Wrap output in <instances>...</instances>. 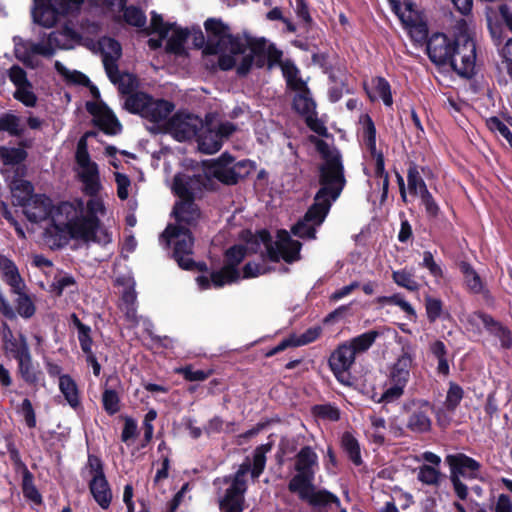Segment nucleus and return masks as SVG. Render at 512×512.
I'll return each instance as SVG.
<instances>
[{
	"label": "nucleus",
	"mask_w": 512,
	"mask_h": 512,
	"mask_svg": "<svg viewBox=\"0 0 512 512\" xmlns=\"http://www.w3.org/2000/svg\"><path fill=\"white\" fill-rule=\"evenodd\" d=\"M10 350L17 362L32 358L27 339L22 334L18 341L11 342Z\"/></svg>",
	"instance_id": "nucleus-47"
},
{
	"label": "nucleus",
	"mask_w": 512,
	"mask_h": 512,
	"mask_svg": "<svg viewBox=\"0 0 512 512\" xmlns=\"http://www.w3.org/2000/svg\"><path fill=\"white\" fill-rule=\"evenodd\" d=\"M236 127L231 122H221L213 115H207L203 128L198 136L199 149L206 154H213L220 150L223 140L228 138Z\"/></svg>",
	"instance_id": "nucleus-8"
},
{
	"label": "nucleus",
	"mask_w": 512,
	"mask_h": 512,
	"mask_svg": "<svg viewBox=\"0 0 512 512\" xmlns=\"http://www.w3.org/2000/svg\"><path fill=\"white\" fill-rule=\"evenodd\" d=\"M355 354L352 347L346 342L339 345L329 358V366L336 378L345 382L346 372L355 361Z\"/></svg>",
	"instance_id": "nucleus-26"
},
{
	"label": "nucleus",
	"mask_w": 512,
	"mask_h": 512,
	"mask_svg": "<svg viewBox=\"0 0 512 512\" xmlns=\"http://www.w3.org/2000/svg\"><path fill=\"white\" fill-rule=\"evenodd\" d=\"M13 293L17 294L18 296L15 300L17 313L23 318H31L36 311L35 305L31 298L26 293H24V290Z\"/></svg>",
	"instance_id": "nucleus-46"
},
{
	"label": "nucleus",
	"mask_w": 512,
	"mask_h": 512,
	"mask_svg": "<svg viewBox=\"0 0 512 512\" xmlns=\"http://www.w3.org/2000/svg\"><path fill=\"white\" fill-rule=\"evenodd\" d=\"M315 413L319 417L330 421H337L340 418L339 410L336 407L329 404L316 406Z\"/></svg>",
	"instance_id": "nucleus-63"
},
{
	"label": "nucleus",
	"mask_w": 512,
	"mask_h": 512,
	"mask_svg": "<svg viewBox=\"0 0 512 512\" xmlns=\"http://www.w3.org/2000/svg\"><path fill=\"white\" fill-rule=\"evenodd\" d=\"M56 32L59 34V37H57L58 41L69 46L67 48H58V50L73 49L81 41V35L69 26H65L62 30Z\"/></svg>",
	"instance_id": "nucleus-48"
},
{
	"label": "nucleus",
	"mask_w": 512,
	"mask_h": 512,
	"mask_svg": "<svg viewBox=\"0 0 512 512\" xmlns=\"http://www.w3.org/2000/svg\"><path fill=\"white\" fill-rule=\"evenodd\" d=\"M317 146L323 154L324 162L319 167L320 189L314 200L330 209L345 187L344 167L341 155L337 151H330L322 140L318 141Z\"/></svg>",
	"instance_id": "nucleus-4"
},
{
	"label": "nucleus",
	"mask_w": 512,
	"mask_h": 512,
	"mask_svg": "<svg viewBox=\"0 0 512 512\" xmlns=\"http://www.w3.org/2000/svg\"><path fill=\"white\" fill-rule=\"evenodd\" d=\"M461 272L464 276V283L466 288L474 293L479 294L485 291V285L479 274L466 262L460 264Z\"/></svg>",
	"instance_id": "nucleus-35"
},
{
	"label": "nucleus",
	"mask_w": 512,
	"mask_h": 512,
	"mask_svg": "<svg viewBox=\"0 0 512 512\" xmlns=\"http://www.w3.org/2000/svg\"><path fill=\"white\" fill-rule=\"evenodd\" d=\"M76 162L78 164V175L83 184V191L89 196H97L102 188L99 170L97 164L91 161L86 141L83 138L77 144Z\"/></svg>",
	"instance_id": "nucleus-10"
},
{
	"label": "nucleus",
	"mask_w": 512,
	"mask_h": 512,
	"mask_svg": "<svg viewBox=\"0 0 512 512\" xmlns=\"http://www.w3.org/2000/svg\"><path fill=\"white\" fill-rule=\"evenodd\" d=\"M125 108L153 123H166L167 117L175 109V105L165 99L154 98L144 92L129 94L124 103Z\"/></svg>",
	"instance_id": "nucleus-7"
},
{
	"label": "nucleus",
	"mask_w": 512,
	"mask_h": 512,
	"mask_svg": "<svg viewBox=\"0 0 512 512\" xmlns=\"http://www.w3.org/2000/svg\"><path fill=\"white\" fill-rule=\"evenodd\" d=\"M429 404L423 403L419 408L411 411L408 416L406 426L414 433H426L431 429V419L429 417Z\"/></svg>",
	"instance_id": "nucleus-32"
},
{
	"label": "nucleus",
	"mask_w": 512,
	"mask_h": 512,
	"mask_svg": "<svg viewBox=\"0 0 512 512\" xmlns=\"http://www.w3.org/2000/svg\"><path fill=\"white\" fill-rule=\"evenodd\" d=\"M245 257V248L242 246H233L226 252V262L219 270L211 274L213 286L221 288L226 284H231L240 278V271L237 266Z\"/></svg>",
	"instance_id": "nucleus-20"
},
{
	"label": "nucleus",
	"mask_w": 512,
	"mask_h": 512,
	"mask_svg": "<svg viewBox=\"0 0 512 512\" xmlns=\"http://www.w3.org/2000/svg\"><path fill=\"white\" fill-rule=\"evenodd\" d=\"M124 19L125 21L130 24V25H133V26H136V27H143L146 23V16L144 15V13L134 7V6H130V7H124Z\"/></svg>",
	"instance_id": "nucleus-53"
},
{
	"label": "nucleus",
	"mask_w": 512,
	"mask_h": 512,
	"mask_svg": "<svg viewBox=\"0 0 512 512\" xmlns=\"http://www.w3.org/2000/svg\"><path fill=\"white\" fill-rule=\"evenodd\" d=\"M21 207L27 219L34 223L50 219L53 210L51 199L41 194H35Z\"/></svg>",
	"instance_id": "nucleus-27"
},
{
	"label": "nucleus",
	"mask_w": 512,
	"mask_h": 512,
	"mask_svg": "<svg viewBox=\"0 0 512 512\" xmlns=\"http://www.w3.org/2000/svg\"><path fill=\"white\" fill-rule=\"evenodd\" d=\"M99 45L103 54V64L108 77L113 83L119 82V89L122 93H128L132 87L133 79L129 74H119L116 61L121 56L120 44L112 38L103 37L99 41Z\"/></svg>",
	"instance_id": "nucleus-12"
},
{
	"label": "nucleus",
	"mask_w": 512,
	"mask_h": 512,
	"mask_svg": "<svg viewBox=\"0 0 512 512\" xmlns=\"http://www.w3.org/2000/svg\"><path fill=\"white\" fill-rule=\"evenodd\" d=\"M301 247L302 244L297 240H293L286 230L278 231L277 239L274 243H266L267 253L272 261L283 259L287 263L300 260Z\"/></svg>",
	"instance_id": "nucleus-19"
},
{
	"label": "nucleus",
	"mask_w": 512,
	"mask_h": 512,
	"mask_svg": "<svg viewBox=\"0 0 512 512\" xmlns=\"http://www.w3.org/2000/svg\"><path fill=\"white\" fill-rule=\"evenodd\" d=\"M488 126L491 131L499 133L512 148V132L502 121L496 117L490 118L488 120Z\"/></svg>",
	"instance_id": "nucleus-56"
},
{
	"label": "nucleus",
	"mask_w": 512,
	"mask_h": 512,
	"mask_svg": "<svg viewBox=\"0 0 512 512\" xmlns=\"http://www.w3.org/2000/svg\"><path fill=\"white\" fill-rule=\"evenodd\" d=\"M211 179L203 169L197 173H178L174 176L171 189L179 200L200 198L204 189L210 185Z\"/></svg>",
	"instance_id": "nucleus-11"
},
{
	"label": "nucleus",
	"mask_w": 512,
	"mask_h": 512,
	"mask_svg": "<svg viewBox=\"0 0 512 512\" xmlns=\"http://www.w3.org/2000/svg\"><path fill=\"white\" fill-rule=\"evenodd\" d=\"M0 129L8 132L11 136H20L24 131L20 118L12 113L0 116Z\"/></svg>",
	"instance_id": "nucleus-43"
},
{
	"label": "nucleus",
	"mask_w": 512,
	"mask_h": 512,
	"mask_svg": "<svg viewBox=\"0 0 512 512\" xmlns=\"http://www.w3.org/2000/svg\"><path fill=\"white\" fill-rule=\"evenodd\" d=\"M33 186L27 180H14L11 184V194L17 205L22 206L30 200L35 194H33Z\"/></svg>",
	"instance_id": "nucleus-36"
},
{
	"label": "nucleus",
	"mask_w": 512,
	"mask_h": 512,
	"mask_svg": "<svg viewBox=\"0 0 512 512\" xmlns=\"http://www.w3.org/2000/svg\"><path fill=\"white\" fill-rule=\"evenodd\" d=\"M172 215L175 218L173 226L188 227L190 230L196 226L201 218V211L195 201L178 200L175 202Z\"/></svg>",
	"instance_id": "nucleus-23"
},
{
	"label": "nucleus",
	"mask_w": 512,
	"mask_h": 512,
	"mask_svg": "<svg viewBox=\"0 0 512 512\" xmlns=\"http://www.w3.org/2000/svg\"><path fill=\"white\" fill-rule=\"evenodd\" d=\"M160 242L173 248V258L185 270L204 271L206 264L192 259L194 238L188 227L168 225L160 236Z\"/></svg>",
	"instance_id": "nucleus-5"
},
{
	"label": "nucleus",
	"mask_w": 512,
	"mask_h": 512,
	"mask_svg": "<svg viewBox=\"0 0 512 512\" xmlns=\"http://www.w3.org/2000/svg\"><path fill=\"white\" fill-rule=\"evenodd\" d=\"M392 278L397 285L409 291H416L419 288V284L414 280L413 275L406 270L394 271Z\"/></svg>",
	"instance_id": "nucleus-51"
},
{
	"label": "nucleus",
	"mask_w": 512,
	"mask_h": 512,
	"mask_svg": "<svg viewBox=\"0 0 512 512\" xmlns=\"http://www.w3.org/2000/svg\"><path fill=\"white\" fill-rule=\"evenodd\" d=\"M8 77L9 80L15 86V88L23 86L30 82L28 80L26 71L19 65H13L12 67H10V69L8 70Z\"/></svg>",
	"instance_id": "nucleus-58"
},
{
	"label": "nucleus",
	"mask_w": 512,
	"mask_h": 512,
	"mask_svg": "<svg viewBox=\"0 0 512 512\" xmlns=\"http://www.w3.org/2000/svg\"><path fill=\"white\" fill-rule=\"evenodd\" d=\"M87 111L94 116L95 123L107 133H115L119 122L115 115L102 103L87 102Z\"/></svg>",
	"instance_id": "nucleus-30"
},
{
	"label": "nucleus",
	"mask_w": 512,
	"mask_h": 512,
	"mask_svg": "<svg viewBox=\"0 0 512 512\" xmlns=\"http://www.w3.org/2000/svg\"><path fill=\"white\" fill-rule=\"evenodd\" d=\"M83 2L84 0H47V3L33 6V21L44 28H52L58 22L59 15L79 10Z\"/></svg>",
	"instance_id": "nucleus-9"
},
{
	"label": "nucleus",
	"mask_w": 512,
	"mask_h": 512,
	"mask_svg": "<svg viewBox=\"0 0 512 512\" xmlns=\"http://www.w3.org/2000/svg\"><path fill=\"white\" fill-rule=\"evenodd\" d=\"M18 373L28 384H37L39 377L32 365V358L18 361Z\"/></svg>",
	"instance_id": "nucleus-50"
},
{
	"label": "nucleus",
	"mask_w": 512,
	"mask_h": 512,
	"mask_svg": "<svg viewBox=\"0 0 512 512\" xmlns=\"http://www.w3.org/2000/svg\"><path fill=\"white\" fill-rule=\"evenodd\" d=\"M379 333L375 330H370L357 337H354L350 341L346 342L350 347L353 348L354 354L363 353L367 351L375 342Z\"/></svg>",
	"instance_id": "nucleus-41"
},
{
	"label": "nucleus",
	"mask_w": 512,
	"mask_h": 512,
	"mask_svg": "<svg viewBox=\"0 0 512 512\" xmlns=\"http://www.w3.org/2000/svg\"><path fill=\"white\" fill-rule=\"evenodd\" d=\"M203 128V120L196 115L177 112L166 123L165 130L177 141H185L196 136Z\"/></svg>",
	"instance_id": "nucleus-18"
},
{
	"label": "nucleus",
	"mask_w": 512,
	"mask_h": 512,
	"mask_svg": "<svg viewBox=\"0 0 512 512\" xmlns=\"http://www.w3.org/2000/svg\"><path fill=\"white\" fill-rule=\"evenodd\" d=\"M466 323L474 331L483 327L490 335L499 340L502 348L508 349L512 345L511 331L491 315L481 311L472 312L465 317Z\"/></svg>",
	"instance_id": "nucleus-16"
},
{
	"label": "nucleus",
	"mask_w": 512,
	"mask_h": 512,
	"mask_svg": "<svg viewBox=\"0 0 512 512\" xmlns=\"http://www.w3.org/2000/svg\"><path fill=\"white\" fill-rule=\"evenodd\" d=\"M422 205L425 207L426 214L431 218H436L440 212V207L436 203L430 192L424 193L419 196Z\"/></svg>",
	"instance_id": "nucleus-60"
},
{
	"label": "nucleus",
	"mask_w": 512,
	"mask_h": 512,
	"mask_svg": "<svg viewBox=\"0 0 512 512\" xmlns=\"http://www.w3.org/2000/svg\"><path fill=\"white\" fill-rule=\"evenodd\" d=\"M234 159L231 156L223 154L217 162L211 165L205 170L209 178L211 176L218 179L225 184H235L241 178V174L238 171L239 168L244 167L243 162L233 163Z\"/></svg>",
	"instance_id": "nucleus-22"
},
{
	"label": "nucleus",
	"mask_w": 512,
	"mask_h": 512,
	"mask_svg": "<svg viewBox=\"0 0 512 512\" xmlns=\"http://www.w3.org/2000/svg\"><path fill=\"white\" fill-rule=\"evenodd\" d=\"M476 46L467 35H460L454 41L449 64L460 76L470 77L475 68Z\"/></svg>",
	"instance_id": "nucleus-13"
},
{
	"label": "nucleus",
	"mask_w": 512,
	"mask_h": 512,
	"mask_svg": "<svg viewBox=\"0 0 512 512\" xmlns=\"http://www.w3.org/2000/svg\"><path fill=\"white\" fill-rule=\"evenodd\" d=\"M408 190L415 196L429 192L426 183L420 175L418 167L411 163L407 172Z\"/></svg>",
	"instance_id": "nucleus-37"
},
{
	"label": "nucleus",
	"mask_w": 512,
	"mask_h": 512,
	"mask_svg": "<svg viewBox=\"0 0 512 512\" xmlns=\"http://www.w3.org/2000/svg\"><path fill=\"white\" fill-rule=\"evenodd\" d=\"M27 157V152L22 148L0 146V159L5 165H17Z\"/></svg>",
	"instance_id": "nucleus-44"
},
{
	"label": "nucleus",
	"mask_w": 512,
	"mask_h": 512,
	"mask_svg": "<svg viewBox=\"0 0 512 512\" xmlns=\"http://www.w3.org/2000/svg\"><path fill=\"white\" fill-rule=\"evenodd\" d=\"M107 244L111 241L108 232L98 225V220L84 216L82 201L62 202L53 206L43 239L50 248H60L71 239Z\"/></svg>",
	"instance_id": "nucleus-2"
},
{
	"label": "nucleus",
	"mask_w": 512,
	"mask_h": 512,
	"mask_svg": "<svg viewBox=\"0 0 512 512\" xmlns=\"http://www.w3.org/2000/svg\"><path fill=\"white\" fill-rule=\"evenodd\" d=\"M57 37H59L57 32H51L38 42L21 38L14 39V55L26 67L37 68L40 64L36 58L37 55L50 59L56 54L58 48L69 47L60 43Z\"/></svg>",
	"instance_id": "nucleus-6"
},
{
	"label": "nucleus",
	"mask_w": 512,
	"mask_h": 512,
	"mask_svg": "<svg viewBox=\"0 0 512 512\" xmlns=\"http://www.w3.org/2000/svg\"><path fill=\"white\" fill-rule=\"evenodd\" d=\"M104 409L111 415L119 411V397L114 390H105L102 396Z\"/></svg>",
	"instance_id": "nucleus-57"
},
{
	"label": "nucleus",
	"mask_w": 512,
	"mask_h": 512,
	"mask_svg": "<svg viewBox=\"0 0 512 512\" xmlns=\"http://www.w3.org/2000/svg\"><path fill=\"white\" fill-rule=\"evenodd\" d=\"M445 462L450 468V476L456 475L459 478L474 479L480 469L479 462L463 453L449 454Z\"/></svg>",
	"instance_id": "nucleus-24"
},
{
	"label": "nucleus",
	"mask_w": 512,
	"mask_h": 512,
	"mask_svg": "<svg viewBox=\"0 0 512 512\" xmlns=\"http://www.w3.org/2000/svg\"><path fill=\"white\" fill-rule=\"evenodd\" d=\"M463 389L457 384H450L445 405L449 411H454L463 398Z\"/></svg>",
	"instance_id": "nucleus-54"
},
{
	"label": "nucleus",
	"mask_w": 512,
	"mask_h": 512,
	"mask_svg": "<svg viewBox=\"0 0 512 512\" xmlns=\"http://www.w3.org/2000/svg\"><path fill=\"white\" fill-rule=\"evenodd\" d=\"M150 27L152 32L157 33L159 37H168L166 45L168 52L177 55H182L185 52L184 43L190 34L187 29L164 23L162 17L156 13L152 14Z\"/></svg>",
	"instance_id": "nucleus-17"
},
{
	"label": "nucleus",
	"mask_w": 512,
	"mask_h": 512,
	"mask_svg": "<svg viewBox=\"0 0 512 512\" xmlns=\"http://www.w3.org/2000/svg\"><path fill=\"white\" fill-rule=\"evenodd\" d=\"M76 282L75 279L70 275H64L60 277H56L50 288L51 292L54 293L56 296H61L62 293L69 287L75 286Z\"/></svg>",
	"instance_id": "nucleus-55"
},
{
	"label": "nucleus",
	"mask_w": 512,
	"mask_h": 512,
	"mask_svg": "<svg viewBox=\"0 0 512 512\" xmlns=\"http://www.w3.org/2000/svg\"><path fill=\"white\" fill-rule=\"evenodd\" d=\"M0 272L3 281L11 287L12 292H20L25 289V282L17 266L6 256H0Z\"/></svg>",
	"instance_id": "nucleus-31"
},
{
	"label": "nucleus",
	"mask_w": 512,
	"mask_h": 512,
	"mask_svg": "<svg viewBox=\"0 0 512 512\" xmlns=\"http://www.w3.org/2000/svg\"><path fill=\"white\" fill-rule=\"evenodd\" d=\"M13 97L26 107H35L37 104V96L33 91L31 82L15 88Z\"/></svg>",
	"instance_id": "nucleus-45"
},
{
	"label": "nucleus",
	"mask_w": 512,
	"mask_h": 512,
	"mask_svg": "<svg viewBox=\"0 0 512 512\" xmlns=\"http://www.w3.org/2000/svg\"><path fill=\"white\" fill-rule=\"evenodd\" d=\"M360 123L362 125V138L365 146L369 150L371 156L377 162V172H383V153L378 151L376 148V128L375 125L368 115H363L360 118Z\"/></svg>",
	"instance_id": "nucleus-29"
},
{
	"label": "nucleus",
	"mask_w": 512,
	"mask_h": 512,
	"mask_svg": "<svg viewBox=\"0 0 512 512\" xmlns=\"http://www.w3.org/2000/svg\"><path fill=\"white\" fill-rule=\"evenodd\" d=\"M289 491L296 493L302 501H305L314 507L325 506L331 502L336 503L337 506L340 505V501L337 496L327 490L317 489L313 482L304 483L299 486L298 489Z\"/></svg>",
	"instance_id": "nucleus-25"
},
{
	"label": "nucleus",
	"mask_w": 512,
	"mask_h": 512,
	"mask_svg": "<svg viewBox=\"0 0 512 512\" xmlns=\"http://www.w3.org/2000/svg\"><path fill=\"white\" fill-rule=\"evenodd\" d=\"M454 42H451L444 34H434L427 42V53L430 60L443 65L449 62L453 50Z\"/></svg>",
	"instance_id": "nucleus-28"
},
{
	"label": "nucleus",
	"mask_w": 512,
	"mask_h": 512,
	"mask_svg": "<svg viewBox=\"0 0 512 512\" xmlns=\"http://www.w3.org/2000/svg\"><path fill=\"white\" fill-rule=\"evenodd\" d=\"M392 385L387 388L382 394L379 402L391 403L399 399L404 393V386L391 383Z\"/></svg>",
	"instance_id": "nucleus-64"
},
{
	"label": "nucleus",
	"mask_w": 512,
	"mask_h": 512,
	"mask_svg": "<svg viewBox=\"0 0 512 512\" xmlns=\"http://www.w3.org/2000/svg\"><path fill=\"white\" fill-rule=\"evenodd\" d=\"M373 85L375 88V93L377 97L381 98L385 105L390 106L393 103L390 85L389 83L382 77H377L373 80Z\"/></svg>",
	"instance_id": "nucleus-52"
},
{
	"label": "nucleus",
	"mask_w": 512,
	"mask_h": 512,
	"mask_svg": "<svg viewBox=\"0 0 512 512\" xmlns=\"http://www.w3.org/2000/svg\"><path fill=\"white\" fill-rule=\"evenodd\" d=\"M341 443L349 459L355 465H360L362 463L360 446L358 441L353 437V435L349 432H345L342 436Z\"/></svg>",
	"instance_id": "nucleus-42"
},
{
	"label": "nucleus",
	"mask_w": 512,
	"mask_h": 512,
	"mask_svg": "<svg viewBox=\"0 0 512 512\" xmlns=\"http://www.w3.org/2000/svg\"><path fill=\"white\" fill-rule=\"evenodd\" d=\"M264 446L257 447L253 454V464L247 458L233 475L217 478L214 485L218 490V503L221 512H243L247 478L249 472L253 478H258L266 464Z\"/></svg>",
	"instance_id": "nucleus-3"
},
{
	"label": "nucleus",
	"mask_w": 512,
	"mask_h": 512,
	"mask_svg": "<svg viewBox=\"0 0 512 512\" xmlns=\"http://www.w3.org/2000/svg\"><path fill=\"white\" fill-rule=\"evenodd\" d=\"M59 389L72 407H76L79 404L77 385L69 375L60 376Z\"/></svg>",
	"instance_id": "nucleus-39"
},
{
	"label": "nucleus",
	"mask_w": 512,
	"mask_h": 512,
	"mask_svg": "<svg viewBox=\"0 0 512 512\" xmlns=\"http://www.w3.org/2000/svg\"><path fill=\"white\" fill-rule=\"evenodd\" d=\"M282 56L279 58L277 62H275L271 67L269 66V60L266 59L265 65L270 70L275 65H280L282 73L286 79L287 85L294 91L303 90L306 88V83L298 77V69L296 66L290 61H281Z\"/></svg>",
	"instance_id": "nucleus-34"
},
{
	"label": "nucleus",
	"mask_w": 512,
	"mask_h": 512,
	"mask_svg": "<svg viewBox=\"0 0 512 512\" xmlns=\"http://www.w3.org/2000/svg\"><path fill=\"white\" fill-rule=\"evenodd\" d=\"M88 468L91 479L89 489L98 505L107 509L112 501V491L105 477L102 461L94 455L88 457Z\"/></svg>",
	"instance_id": "nucleus-14"
},
{
	"label": "nucleus",
	"mask_w": 512,
	"mask_h": 512,
	"mask_svg": "<svg viewBox=\"0 0 512 512\" xmlns=\"http://www.w3.org/2000/svg\"><path fill=\"white\" fill-rule=\"evenodd\" d=\"M297 94L293 99V106L295 110L303 116L310 115L315 111L316 104L310 96L308 88L303 90H296Z\"/></svg>",
	"instance_id": "nucleus-38"
},
{
	"label": "nucleus",
	"mask_w": 512,
	"mask_h": 512,
	"mask_svg": "<svg viewBox=\"0 0 512 512\" xmlns=\"http://www.w3.org/2000/svg\"><path fill=\"white\" fill-rule=\"evenodd\" d=\"M188 381H204L210 376V371L194 370L192 367H183L178 370Z\"/></svg>",
	"instance_id": "nucleus-61"
},
{
	"label": "nucleus",
	"mask_w": 512,
	"mask_h": 512,
	"mask_svg": "<svg viewBox=\"0 0 512 512\" xmlns=\"http://www.w3.org/2000/svg\"><path fill=\"white\" fill-rule=\"evenodd\" d=\"M412 363L413 359L410 354L404 353L401 355L391 369L390 382L405 387L409 381Z\"/></svg>",
	"instance_id": "nucleus-33"
},
{
	"label": "nucleus",
	"mask_w": 512,
	"mask_h": 512,
	"mask_svg": "<svg viewBox=\"0 0 512 512\" xmlns=\"http://www.w3.org/2000/svg\"><path fill=\"white\" fill-rule=\"evenodd\" d=\"M23 494L26 498L36 504H39L42 501L41 495L32 483V479L29 473H27L23 479Z\"/></svg>",
	"instance_id": "nucleus-59"
},
{
	"label": "nucleus",
	"mask_w": 512,
	"mask_h": 512,
	"mask_svg": "<svg viewBox=\"0 0 512 512\" xmlns=\"http://www.w3.org/2000/svg\"><path fill=\"white\" fill-rule=\"evenodd\" d=\"M330 209L314 200L301 220L291 229L292 233L300 238L315 239L316 229L321 226Z\"/></svg>",
	"instance_id": "nucleus-21"
},
{
	"label": "nucleus",
	"mask_w": 512,
	"mask_h": 512,
	"mask_svg": "<svg viewBox=\"0 0 512 512\" xmlns=\"http://www.w3.org/2000/svg\"><path fill=\"white\" fill-rule=\"evenodd\" d=\"M115 182L117 185V195L121 200H126L129 196V187L131 185L128 176L122 173H115Z\"/></svg>",
	"instance_id": "nucleus-62"
},
{
	"label": "nucleus",
	"mask_w": 512,
	"mask_h": 512,
	"mask_svg": "<svg viewBox=\"0 0 512 512\" xmlns=\"http://www.w3.org/2000/svg\"><path fill=\"white\" fill-rule=\"evenodd\" d=\"M441 473L436 467L422 465L419 467L417 478L424 484L437 485L439 483Z\"/></svg>",
	"instance_id": "nucleus-49"
},
{
	"label": "nucleus",
	"mask_w": 512,
	"mask_h": 512,
	"mask_svg": "<svg viewBox=\"0 0 512 512\" xmlns=\"http://www.w3.org/2000/svg\"><path fill=\"white\" fill-rule=\"evenodd\" d=\"M318 467V455L310 446H304L295 456L296 474L288 484L289 490H296L304 483L313 482Z\"/></svg>",
	"instance_id": "nucleus-15"
},
{
	"label": "nucleus",
	"mask_w": 512,
	"mask_h": 512,
	"mask_svg": "<svg viewBox=\"0 0 512 512\" xmlns=\"http://www.w3.org/2000/svg\"><path fill=\"white\" fill-rule=\"evenodd\" d=\"M55 70L62 76V78L71 84H79L83 86H90L88 77L80 71L70 70L60 61H55Z\"/></svg>",
	"instance_id": "nucleus-40"
},
{
	"label": "nucleus",
	"mask_w": 512,
	"mask_h": 512,
	"mask_svg": "<svg viewBox=\"0 0 512 512\" xmlns=\"http://www.w3.org/2000/svg\"><path fill=\"white\" fill-rule=\"evenodd\" d=\"M204 27L207 34L203 52L219 54V66L222 70L236 67L239 75H246L253 66L262 68L266 59L271 67L283 55L273 44L263 38H242L234 36L230 27L221 19L209 18Z\"/></svg>",
	"instance_id": "nucleus-1"
}]
</instances>
